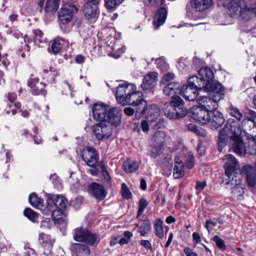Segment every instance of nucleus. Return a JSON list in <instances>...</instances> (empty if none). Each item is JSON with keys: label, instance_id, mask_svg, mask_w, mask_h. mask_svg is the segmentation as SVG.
I'll return each instance as SVG.
<instances>
[{"label": "nucleus", "instance_id": "nucleus-1", "mask_svg": "<svg viewBox=\"0 0 256 256\" xmlns=\"http://www.w3.org/2000/svg\"><path fill=\"white\" fill-rule=\"evenodd\" d=\"M92 112L96 120L107 122L116 127L121 123V110L110 105L102 102L96 104L93 106Z\"/></svg>", "mask_w": 256, "mask_h": 256}, {"label": "nucleus", "instance_id": "nucleus-2", "mask_svg": "<svg viewBox=\"0 0 256 256\" xmlns=\"http://www.w3.org/2000/svg\"><path fill=\"white\" fill-rule=\"evenodd\" d=\"M222 130L234 141L233 150L240 156H244L246 150L242 140V132L239 122L234 120H229Z\"/></svg>", "mask_w": 256, "mask_h": 256}, {"label": "nucleus", "instance_id": "nucleus-3", "mask_svg": "<svg viewBox=\"0 0 256 256\" xmlns=\"http://www.w3.org/2000/svg\"><path fill=\"white\" fill-rule=\"evenodd\" d=\"M228 8V14L232 18L240 16L242 20L248 21L256 17V4L248 6L244 0H231Z\"/></svg>", "mask_w": 256, "mask_h": 256}, {"label": "nucleus", "instance_id": "nucleus-4", "mask_svg": "<svg viewBox=\"0 0 256 256\" xmlns=\"http://www.w3.org/2000/svg\"><path fill=\"white\" fill-rule=\"evenodd\" d=\"M142 95L141 92L135 90V92L130 96L126 97V99L122 100L121 104L124 106L128 104L135 106L136 112L137 114L142 108H144L146 106V102L143 99Z\"/></svg>", "mask_w": 256, "mask_h": 256}, {"label": "nucleus", "instance_id": "nucleus-5", "mask_svg": "<svg viewBox=\"0 0 256 256\" xmlns=\"http://www.w3.org/2000/svg\"><path fill=\"white\" fill-rule=\"evenodd\" d=\"M190 113L194 120L202 124H206L210 121V112L200 106H193L190 108Z\"/></svg>", "mask_w": 256, "mask_h": 256}, {"label": "nucleus", "instance_id": "nucleus-6", "mask_svg": "<svg viewBox=\"0 0 256 256\" xmlns=\"http://www.w3.org/2000/svg\"><path fill=\"white\" fill-rule=\"evenodd\" d=\"M106 122H100L92 126V131L98 140L107 139L112 134V128Z\"/></svg>", "mask_w": 256, "mask_h": 256}, {"label": "nucleus", "instance_id": "nucleus-7", "mask_svg": "<svg viewBox=\"0 0 256 256\" xmlns=\"http://www.w3.org/2000/svg\"><path fill=\"white\" fill-rule=\"evenodd\" d=\"M136 90V86L132 83L124 82L122 84H120L117 87L116 91V100L120 104L122 102V100L126 98V97L130 96L132 93Z\"/></svg>", "mask_w": 256, "mask_h": 256}, {"label": "nucleus", "instance_id": "nucleus-8", "mask_svg": "<svg viewBox=\"0 0 256 256\" xmlns=\"http://www.w3.org/2000/svg\"><path fill=\"white\" fill-rule=\"evenodd\" d=\"M77 11L76 6L70 4H63L58 12V18L60 22L64 24L71 22L74 13Z\"/></svg>", "mask_w": 256, "mask_h": 256}, {"label": "nucleus", "instance_id": "nucleus-9", "mask_svg": "<svg viewBox=\"0 0 256 256\" xmlns=\"http://www.w3.org/2000/svg\"><path fill=\"white\" fill-rule=\"evenodd\" d=\"M220 97L216 96H201L198 99L200 106L209 112H214L218 108V102L220 100Z\"/></svg>", "mask_w": 256, "mask_h": 256}, {"label": "nucleus", "instance_id": "nucleus-10", "mask_svg": "<svg viewBox=\"0 0 256 256\" xmlns=\"http://www.w3.org/2000/svg\"><path fill=\"white\" fill-rule=\"evenodd\" d=\"M158 81V74L154 72H149L144 77L141 88L145 92H149L156 86Z\"/></svg>", "mask_w": 256, "mask_h": 256}, {"label": "nucleus", "instance_id": "nucleus-11", "mask_svg": "<svg viewBox=\"0 0 256 256\" xmlns=\"http://www.w3.org/2000/svg\"><path fill=\"white\" fill-rule=\"evenodd\" d=\"M138 114L145 115L146 118L148 120V122L152 123L156 122L159 118L160 110L155 105H150L148 106L146 102L144 108H142Z\"/></svg>", "mask_w": 256, "mask_h": 256}, {"label": "nucleus", "instance_id": "nucleus-12", "mask_svg": "<svg viewBox=\"0 0 256 256\" xmlns=\"http://www.w3.org/2000/svg\"><path fill=\"white\" fill-rule=\"evenodd\" d=\"M82 158L91 167L95 166L98 160V154L94 148L88 147L84 150Z\"/></svg>", "mask_w": 256, "mask_h": 256}, {"label": "nucleus", "instance_id": "nucleus-13", "mask_svg": "<svg viewBox=\"0 0 256 256\" xmlns=\"http://www.w3.org/2000/svg\"><path fill=\"white\" fill-rule=\"evenodd\" d=\"M90 194L98 200H104L107 194L104 188L101 184L94 182L90 184L88 188Z\"/></svg>", "mask_w": 256, "mask_h": 256}, {"label": "nucleus", "instance_id": "nucleus-14", "mask_svg": "<svg viewBox=\"0 0 256 256\" xmlns=\"http://www.w3.org/2000/svg\"><path fill=\"white\" fill-rule=\"evenodd\" d=\"M225 162L224 165L225 174L228 177L230 178L232 172L239 168V164L235 157L232 154H227L224 158Z\"/></svg>", "mask_w": 256, "mask_h": 256}, {"label": "nucleus", "instance_id": "nucleus-15", "mask_svg": "<svg viewBox=\"0 0 256 256\" xmlns=\"http://www.w3.org/2000/svg\"><path fill=\"white\" fill-rule=\"evenodd\" d=\"M242 173L246 176V180L249 186L252 187L256 184V170L255 168L249 165L242 167Z\"/></svg>", "mask_w": 256, "mask_h": 256}, {"label": "nucleus", "instance_id": "nucleus-16", "mask_svg": "<svg viewBox=\"0 0 256 256\" xmlns=\"http://www.w3.org/2000/svg\"><path fill=\"white\" fill-rule=\"evenodd\" d=\"M204 92L212 94V96H216L218 95L221 100L224 96V88L222 85L218 82H210L208 84L205 86Z\"/></svg>", "mask_w": 256, "mask_h": 256}, {"label": "nucleus", "instance_id": "nucleus-17", "mask_svg": "<svg viewBox=\"0 0 256 256\" xmlns=\"http://www.w3.org/2000/svg\"><path fill=\"white\" fill-rule=\"evenodd\" d=\"M67 205V200L65 197L62 196H54L51 199L48 201V206L54 207L55 208L60 210H64Z\"/></svg>", "mask_w": 256, "mask_h": 256}, {"label": "nucleus", "instance_id": "nucleus-18", "mask_svg": "<svg viewBox=\"0 0 256 256\" xmlns=\"http://www.w3.org/2000/svg\"><path fill=\"white\" fill-rule=\"evenodd\" d=\"M164 114L170 119H177L186 115V111L180 108H177L172 106L168 105L165 109Z\"/></svg>", "mask_w": 256, "mask_h": 256}, {"label": "nucleus", "instance_id": "nucleus-19", "mask_svg": "<svg viewBox=\"0 0 256 256\" xmlns=\"http://www.w3.org/2000/svg\"><path fill=\"white\" fill-rule=\"evenodd\" d=\"M198 90L188 84L184 86L181 89V94L187 100L193 101L198 98Z\"/></svg>", "mask_w": 256, "mask_h": 256}, {"label": "nucleus", "instance_id": "nucleus-20", "mask_svg": "<svg viewBox=\"0 0 256 256\" xmlns=\"http://www.w3.org/2000/svg\"><path fill=\"white\" fill-rule=\"evenodd\" d=\"M98 2L96 0L88 2L84 6V12L88 18H95L97 14Z\"/></svg>", "mask_w": 256, "mask_h": 256}, {"label": "nucleus", "instance_id": "nucleus-21", "mask_svg": "<svg viewBox=\"0 0 256 256\" xmlns=\"http://www.w3.org/2000/svg\"><path fill=\"white\" fill-rule=\"evenodd\" d=\"M28 85L31 88V92L34 95H38L42 94L45 95L46 92L44 90L45 86L42 82H38V79L34 78L28 81Z\"/></svg>", "mask_w": 256, "mask_h": 256}, {"label": "nucleus", "instance_id": "nucleus-22", "mask_svg": "<svg viewBox=\"0 0 256 256\" xmlns=\"http://www.w3.org/2000/svg\"><path fill=\"white\" fill-rule=\"evenodd\" d=\"M178 156H180V158L182 160L184 164H185L189 169H191L193 167L194 158L191 151L188 149H184Z\"/></svg>", "mask_w": 256, "mask_h": 256}, {"label": "nucleus", "instance_id": "nucleus-23", "mask_svg": "<svg viewBox=\"0 0 256 256\" xmlns=\"http://www.w3.org/2000/svg\"><path fill=\"white\" fill-rule=\"evenodd\" d=\"M198 76L207 86L212 82L214 78L213 71L208 67L202 68L198 71Z\"/></svg>", "mask_w": 256, "mask_h": 256}, {"label": "nucleus", "instance_id": "nucleus-24", "mask_svg": "<svg viewBox=\"0 0 256 256\" xmlns=\"http://www.w3.org/2000/svg\"><path fill=\"white\" fill-rule=\"evenodd\" d=\"M210 120L209 122L212 126L214 128L220 127L224 122V118L222 114L218 111L210 112Z\"/></svg>", "mask_w": 256, "mask_h": 256}, {"label": "nucleus", "instance_id": "nucleus-25", "mask_svg": "<svg viewBox=\"0 0 256 256\" xmlns=\"http://www.w3.org/2000/svg\"><path fill=\"white\" fill-rule=\"evenodd\" d=\"M8 98L11 104H8V108L6 109L4 111L7 114L12 113V115H14L16 112V110L20 108V104L19 102L14 103L16 98V94L14 93H9Z\"/></svg>", "mask_w": 256, "mask_h": 256}, {"label": "nucleus", "instance_id": "nucleus-26", "mask_svg": "<svg viewBox=\"0 0 256 256\" xmlns=\"http://www.w3.org/2000/svg\"><path fill=\"white\" fill-rule=\"evenodd\" d=\"M167 10L164 8H161L156 14L153 24L156 29L162 25L166 21L167 16Z\"/></svg>", "mask_w": 256, "mask_h": 256}, {"label": "nucleus", "instance_id": "nucleus-27", "mask_svg": "<svg viewBox=\"0 0 256 256\" xmlns=\"http://www.w3.org/2000/svg\"><path fill=\"white\" fill-rule=\"evenodd\" d=\"M165 95L173 97L176 94H181V90L180 89V84L177 82L168 83L163 90Z\"/></svg>", "mask_w": 256, "mask_h": 256}, {"label": "nucleus", "instance_id": "nucleus-28", "mask_svg": "<svg viewBox=\"0 0 256 256\" xmlns=\"http://www.w3.org/2000/svg\"><path fill=\"white\" fill-rule=\"evenodd\" d=\"M184 162L180 158L179 156H176L174 158V176L178 178L184 176Z\"/></svg>", "mask_w": 256, "mask_h": 256}, {"label": "nucleus", "instance_id": "nucleus-29", "mask_svg": "<svg viewBox=\"0 0 256 256\" xmlns=\"http://www.w3.org/2000/svg\"><path fill=\"white\" fill-rule=\"evenodd\" d=\"M136 226L138 227V232L142 236H146L150 230L151 224L149 219L146 216Z\"/></svg>", "mask_w": 256, "mask_h": 256}, {"label": "nucleus", "instance_id": "nucleus-30", "mask_svg": "<svg viewBox=\"0 0 256 256\" xmlns=\"http://www.w3.org/2000/svg\"><path fill=\"white\" fill-rule=\"evenodd\" d=\"M212 3V0H193L192 5L196 11L200 12L209 8Z\"/></svg>", "mask_w": 256, "mask_h": 256}, {"label": "nucleus", "instance_id": "nucleus-31", "mask_svg": "<svg viewBox=\"0 0 256 256\" xmlns=\"http://www.w3.org/2000/svg\"><path fill=\"white\" fill-rule=\"evenodd\" d=\"M188 84L198 90H204L206 86V84H204V81L200 78V76L198 77L196 76H192L189 78Z\"/></svg>", "mask_w": 256, "mask_h": 256}, {"label": "nucleus", "instance_id": "nucleus-32", "mask_svg": "<svg viewBox=\"0 0 256 256\" xmlns=\"http://www.w3.org/2000/svg\"><path fill=\"white\" fill-rule=\"evenodd\" d=\"M139 167V163L135 160H126L123 164L122 168L126 173L133 172L136 171Z\"/></svg>", "mask_w": 256, "mask_h": 256}, {"label": "nucleus", "instance_id": "nucleus-33", "mask_svg": "<svg viewBox=\"0 0 256 256\" xmlns=\"http://www.w3.org/2000/svg\"><path fill=\"white\" fill-rule=\"evenodd\" d=\"M89 231L84 228H76L74 234V240L78 242H84Z\"/></svg>", "mask_w": 256, "mask_h": 256}, {"label": "nucleus", "instance_id": "nucleus-34", "mask_svg": "<svg viewBox=\"0 0 256 256\" xmlns=\"http://www.w3.org/2000/svg\"><path fill=\"white\" fill-rule=\"evenodd\" d=\"M38 240L44 248H52L54 242L50 235L42 233L40 234Z\"/></svg>", "mask_w": 256, "mask_h": 256}, {"label": "nucleus", "instance_id": "nucleus-35", "mask_svg": "<svg viewBox=\"0 0 256 256\" xmlns=\"http://www.w3.org/2000/svg\"><path fill=\"white\" fill-rule=\"evenodd\" d=\"M228 137L229 136L226 134L224 130H220L219 131L218 146L220 152H221L222 148L226 146Z\"/></svg>", "mask_w": 256, "mask_h": 256}, {"label": "nucleus", "instance_id": "nucleus-36", "mask_svg": "<svg viewBox=\"0 0 256 256\" xmlns=\"http://www.w3.org/2000/svg\"><path fill=\"white\" fill-rule=\"evenodd\" d=\"M163 220L161 218H158L154 224V231L156 236L159 238L162 239L164 234L162 226Z\"/></svg>", "mask_w": 256, "mask_h": 256}, {"label": "nucleus", "instance_id": "nucleus-37", "mask_svg": "<svg viewBox=\"0 0 256 256\" xmlns=\"http://www.w3.org/2000/svg\"><path fill=\"white\" fill-rule=\"evenodd\" d=\"M228 178V181L226 182L227 184H230V186H238L242 182V176L240 174L236 173L234 172H232L230 178Z\"/></svg>", "mask_w": 256, "mask_h": 256}, {"label": "nucleus", "instance_id": "nucleus-38", "mask_svg": "<svg viewBox=\"0 0 256 256\" xmlns=\"http://www.w3.org/2000/svg\"><path fill=\"white\" fill-rule=\"evenodd\" d=\"M28 201L32 206L38 209H41L42 207V200L38 198L35 193H32L29 196Z\"/></svg>", "mask_w": 256, "mask_h": 256}, {"label": "nucleus", "instance_id": "nucleus-39", "mask_svg": "<svg viewBox=\"0 0 256 256\" xmlns=\"http://www.w3.org/2000/svg\"><path fill=\"white\" fill-rule=\"evenodd\" d=\"M100 238L99 236L95 233L89 231L84 242L91 246H96L99 242Z\"/></svg>", "mask_w": 256, "mask_h": 256}, {"label": "nucleus", "instance_id": "nucleus-40", "mask_svg": "<svg viewBox=\"0 0 256 256\" xmlns=\"http://www.w3.org/2000/svg\"><path fill=\"white\" fill-rule=\"evenodd\" d=\"M60 1V0H48L45 7L46 12H55L59 6Z\"/></svg>", "mask_w": 256, "mask_h": 256}, {"label": "nucleus", "instance_id": "nucleus-41", "mask_svg": "<svg viewBox=\"0 0 256 256\" xmlns=\"http://www.w3.org/2000/svg\"><path fill=\"white\" fill-rule=\"evenodd\" d=\"M166 134L162 131H158L154 133L152 138V144H156L164 145Z\"/></svg>", "mask_w": 256, "mask_h": 256}, {"label": "nucleus", "instance_id": "nucleus-42", "mask_svg": "<svg viewBox=\"0 0 256 256\" xmlns=\"http://www.w3.org/2000/svg\"><path fill=\"white\" fill-rule=\"evenodd\" d=\"M48 210L52 212V216L54 221L59 222L62 220L63 217V214L62 211L60 209L55 208L54 207L48 206Z\"/></svg>", "mask_w": 256, "mask_h": 256}, {"label": "nucleus", "instance_id": "nucleus-43", "mask_svg": "<svg viewBox=\"0 0 256 256\" xmlns=\"http://www.w3.org/2000/svg\"><path fill=\"white\" fill-rule=\"evenodd\" d=\"M163 146L161 144H152V148L149 154L150 156L154 158L159 156L162 152Z\"/></svg>", "mask_w": 256, "mask_h": 256}, {"label": "nucleus", "instance_id": "nucleus-44", "mask_svg": "<svg viewBox=\"0 0 256 256\" xmlns=\"http://www.w3.org/2000/svg\"><path fill=\"white\" fill-rule=\"evenodd\" d=\"M228 112L232 116L235 118L238 121L241 120L243 117V114L240 110L233 106H230L228 108Z\"/></svg>", "mask_w": 256, "mask_h": 256}, {"label": "nucleus", "instance_id": "nucleus-45", "mask_svg": "<svg viewBox=\"0 0 256 256\" xmlns=\"http://www.w3.org/2000/svg\"><path fill=\"white\" fill-rule=\"evenodd\" d=\"M61 40L62 41L63 40L62 38L61 39L60 38H56L54 40L51 46V50L50 51V52L56 54L60 52L61 49Z\"/></svg>", "mask_w": 256, "mask_h": 256}, {"label": "nucleus", "instance_id": "nucleus-46", "mask_svg": "<svg viewBox=\"0 0 256 256\" xmlns=\"http://www.w3.org/2000/svg\"><path fill=\"white\" fill-rule=\"evenodd\" d=\"M172 102L169 105L174 107H176L177 108L184 109V102L178 96L176 95L173 97H172Z\"/></svg>", "mask_w": 256, "mask_h": 256}, {"label": "nucleus", "instance_id": "nucleus-47", "mask_svg": "<svg viewBox=\"0 0 256 256\" xmlns=\"http://www.w3.org/2000/svg\"><path fill=\"white\" fill-rule=\"evenodd\" d=\"M75 248L79 254H82L84 256H88L90 254V250L88 246L81 244H76Z\"/></svg>", "mask_w": 256, "mask_h": 256}, {"label": "nucleus", "instance_id": "nucleus-48", "mask_svg": "<svg viewBox=\"0 0 256 256\" xmlns=\"http://www.w3.org/2000/svg\"><path fill=\"white\" fill-rule=\"evenodd\" d=\"M24 214L33 222H35L38 218V214L30 208L25 209L24 211Z\"/></svg>", "mask_w": 256, "mask_h": 256}, {"label": "nucleus", "instance_id": "nucleus-49", "mask_svg": "<svg viewBox=\"0 0 256 256\" xmlns=\"http://www.w3.org/2000/svg\"><path fill=\"white\" fill-rule=\"evenodd\" d=\"M34 42L36 43H42L46 41V38L44 37L43 34L40 30H36L32 31Z\"/></svg>", "mask_w": 256, "mask_h": 256}, {"label": "nucleus", "instance_id": "nucleus-50", "mask_svg": "<svg viewBox=\"0 0 256 256\" xmlns=\"http://www.w3.org/2000/svg\"><path fill=\"white\" fill-rule=\"evenodd\" d=\"M156 64L157 65V68L163 71L166 70L169 68L168 64L163 58L156 59Z\"/></svg>", "mask_w": 256, "mask_h": 256}, {"label": "nucleus", "instance_id": "nucleus-51", "mask_svg": "<svg viewBox=\"0 0 256 256\" xmlns=\"http://www.w3.org/2000/svg\"><path fill=\"white\" fill-rule=\"evenodd\" d=\"M121 193L122 196L125 199H130L132 196V194L125 183L122 184Z\"/></svg>", "mask_w": 256, "mask_h": 256}, {"label": "nucleus", "instance_id": "nucleus-52", "mask_svg": "<svg viewBox=\"0 0 256 256\" xmlns=\"http://www.w3.org/2000/svg\"><path fill=\"white\" fill-rule=\"evenodd\" d=\"M232 192L234 196L236 197L238 200H241L243 198L244 191L242 187L237 186L233 188Z\"/></svg>", "mask_w": 256, "mask_h": 256}, {"label": "nucleus", "instance_id": "nucleus-53", "mask_svg": "<svg viewBox=\"0 0 256 256\" xmlns=\"http://www.w3.org/2000/svg\"><path fill=\"white\" fill-rule=\"evenodd\" d=\"M148 206V202L146 198H142L140 199L139 206H138V212L136 218H138L143 212L145 208Z\"/></svg>", "mask_w": 256, "mask_h": 256}, {"label": "nucleus", "instance_id": "nucleus-54", "mask_svg": "<svg viewBox=\"0 0 256 256\" xmlns=\"http://www.w3.org/2000/svg\"><path fill=\"white\" fill-rule=\"evenodd\" d=\"M123 0H104L108 8L112 9L118 6Z\"/></svg>", "mask_w": 256, "mask_h": 256}, {"label": "nucleus", "instance_id": "nucleus-55", "mask_svg": "<svg viewBox=\"0 0 256 256\" xmlns=\"http://www.w3.org/2000/svg\"><path fill=\"white\" fill-rule=\"evenodd\" d=\"M242 126L248 124L250 127L252 126L256 128V114H255L253 117L250 119H244L242 122Z\"/></svg>", "mask_w": 256, "mask_h": 256}, {"label": "nucleus", "instance_id": "nucleus-56", "mask_svg": "<svg viewBox=\"0 0 256 256\" xmlns=\"http://www.w3.org/2000/svg\"><path fill=\"white\" fill-rule=\"evenodd\" d=\"M212 240L214 242H215L217 246L220 248V249H226V246L224 243V240L218 237L217 236H215L213 238Z\"/></svg>", "mask_w": 256, "mask_h": 256}, {"label": "nucleus", "instance_id": "nucleus-57", "mask_svg": "<svg viewBox=\"0 0 256 256\" xmlns=\"http://www.w3.org/2000/svg\"><path fill=\"white\" fill-rule=\"evenodd\" d=\"M174 78V74H173L172 72L166 73L164 75V76L161 80V83L165 84L166 82L172 80Z\"/></svg>", "mask_w": 256, "mask_h": 256}, {"label": "nucleus", "instance_id": "nucleus-58", "mask_svg": "<svg viewBox=\"0 0 256 256\" xmlns=\"http://www.w3.org/2000/svg\"><path fill=\"white\" fill-rule=\"evenodd\" d=\"M206 181L197 182L196 186V193L198 194L206 186Z\"/></svg>", "mask_w": 256, "mask_h": 256}, {"label": "nucleus", "instance_id": "nucleus-59", "mask_svg": "<svg viewBox=\"0 0 256 256\" xmlns=\"http://www.w3.org/2000/svg\"><path fill=\"white\" fill-rule=\"evenodd\" d=\"M100 166L102 168V172L104 179L108 182H110V177L108 171L106 170L105 166L103 164H100Z\"/></svg>", "mask_w": 256, "mask_h": 256}, {"label": "nucleus", "instance_id": "nucleus-60", "mask_svg": "<svg viewBox=\"0 0 256 256\" xmlns=\"http://www.w3.org/2000/svg\"><path fill=\"white\" fill-rule=\"evenodd\" d=\"M148 122V120L146 119V120H142L140 123L141 128L144 132H147L149 131L150 128Z\"/></svg>", "mask_w": 256, "mask_h": 256}, {"label": "nucleus", "instance_id": "nucleus-61", "mask_svg": "<svg viewBox=\"0 0 256 256\" xmlns=\"http://www.w3.org/2000/svg\"><path fill=\"white\" fill-rule=\"evenodd\" d=\"M140 244L148 250H152V244L149 240H141L140 242Z\"/></svg>", "mask_w": 256, "mask_h": 256}, {"label": "nucleus", "instance_id": "nucleus-62", "mask_svg": "<svg viewBox=\"0 0 256 256\" xmlns=\"http://www.w3.org/2000/svg\"><path fill=\"white\" fill-rule=\"evenodd\" d=\"M135 110L130 107L125 108L124 110V112L125 114L128 116H132L134 113Z\"/></svg>", "mask_w": 256, "mask_h": 256}, {"label": "nucleus", "instance_id": "nucleus-63", "mask_svg": "<svg viewBox=\"0 0 256 256\" xmlns=\"http://www.w3.org/2000/svg\"><path fill=\"white\" fill-rule=\"evenodd\" d=\"M184 252L186 256H196L197 254L194 252L192 250L188 247L186 248L184 250Z\"/></svg>", "mask_w": 256, "mask_h": 256}, {"label": "nucleus", "instance_id": "nucleus-64", "mask_svg": "<svg viewBox=\"0 0 256 256\" xmlns=\"http://www.w3.org/2000/svg\"><path fill=\"white\" fill-rule=\"evenodd\" d=\"M195 134L202 137H205L207 135V132L202 128H198Z\"/></svg>", "mask_w": 256, "mask_h": 256}]
</instances>
